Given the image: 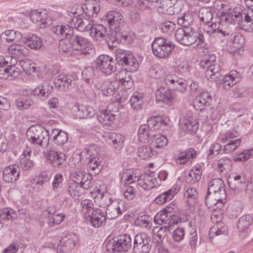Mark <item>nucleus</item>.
I'll list each match as a JSON object with an SVG mask.
<instances>
[{
	"mask_svg": "<svg viewBox=\"0 0 253 253\" xmlns=\"http://www.w3.org/2000/svg\"><path fill=\"white\" fill-rule=\"evenodd\" d=\"M53 90V86L47 83L39 85L33 90V94L42 100H45Z\"/></svg>",
	"mask_w": 253,
	"mask_h": 253,
	"instance_id": "obj_33",
	"label": "nucleus"
},
{
	"mask_svg": "<svg viewBox=\"0 0 253 253\" xmlns=\"http://www.w3.org/2000/svg\"><path fill=\"white\" fill-rule=\"evenodd\" d=\"M208 192L218 195L221 196V199H226V191L220 179H214L210 182Z\"/></svg>",
	"mask_w": 253,
	"mask_h": 253,
	"instance_id": "obj_29",
	"label": "nucleus"
},
{
	"mask_svg": "<svg viewBox=\"0 0 253 253\" xmlns=\"http://www.w3.org/2000/svg\"><path fill=\"white\" fill-rule=\"evenodd\" d=\"M95 114L93 108L89 106H80L78 109V115L80 118L86 119L93 117Z\"/></svg>",
	"mask_w": 253,
	"mask_h": 253,
	"instance_id": "obj_60",
	"label": "nucleus"
},
{
	"mask_svg": "<svg viewBox=\"0 0 253 253\" xmlns=\"http://www.w3.org/2000/svg\"><path fill=\"white\" fill-rule=\"evenodd\" d=\"M157 155V152L153 150L148 144L147 146L143 145L140 147L137 151L138 156L144 160H149Z\"/></svg>",
	"mask_w": 253,
	"mask_h": 253,
	"instance_id": "obj_49",
	"label": "nucleus"
},
{
	"mask_svg": "<svg viewBox=\"0 0 253 253\" xmlns=\"http://www.w3.org/2000/svg\"><path fill=\"white\" fill-rule=\"evenodd\" d=\"M19 63L24 73L30 78L34 77L39 71L37 64L30 59L20 60Z\"/></svg>",
	"mask_w": 253,
	"mask_h": 253,
	"instance_id": "obj_25",
	"label": "nucleus"
},
{
	"mask_svg": "<svg viewBox=\"0 0 253 253\" xmlns=\"http://www.w3.org/2000/svg\"><path fill=\"white\" fill-rule=\"evenodd\" d=\"M47 159L54 167L61 166L66 161L65 154L60 151L50 150L47 153Z\"/></svg>",
	"mask_w": 253,
	"mask_h": 253,
	"instance_id": "obj_34",
	"label": "nucleus"
},
{
	"mask_svg": "<svg viewBox=\"0 0 253 253\" xmlns=\"http://www.w3.org/2000/svg\"><path fill=\"white\" fill-rule=\"evenodd\" d=\"M212 102V96L207 91H203L193 100V107L197 111L202 112L210 106Z\"/></svg>",
	"mask_w": 253,
	"mask_h": 253,
	"instance_id": "obj_12",
	"label": "nucleus"
},
{
	"mask_svg": "<svg viewBox=\"0 0 253 253\" xmlns=\"http://www.w3.org/2000/svg\"><path fill=\"white\" fill-rule=\"evenodd\" d=\"M71 182H76L82 185L84 188L86 189L92 186V177L91 175L84 171L79 170L71 174Z\"/></svg>",
	"mask_w": 253,
	"mask_h": 253,
	"instance_id": "obj_18",
	"label": "nucleus"
},
{
	"mask_svg": "<svg viewBox=\"0 0 253 253\" xmlns=\"http://www.w3.org/2000/svg\"><path fill=\"white\" fill-rule=\"evenodd\" d=\"M150 138L147 126L145 125H141L138 131V138L139 141L148 144Z\"/></svg>",
	"mask_w": 253,
	"mask_h": 253,
	"instance_id": "obj_62",
	"label": "nucleus"
},
{
	"mask_svg": "<svg viewBox=\"0 0 253 253\" xmlns=\"http://www.w3.org/2000/svg\"><path fill=\"white\" fill-rule=\"evenodd\" d=\"M90 36L94 40L96 41H101L106 39L107 35L106 28L101 24L93 25L91 28L89 30Z\"/></svg>",
	"mask_w": 253,
	"mask_h": 253,
	"instance_id": "obj_40",
	"label": "nucleus"
},
{
	"mask_svg": "<svg viewBox=\"0 0 253 253\" xmlns=\"http://www.w3.org/2000/svg\"><path fill=\"white\" fill-rule=\"evenodd\" d=\"M115 37L116 39L112 40L113 42H114L115 41L117 42L118 40H119L124 43L130 44L133 42L135 38V35L133 32L128 31L124 33H117Z\"/></svg>",
	"mask_w": 253,
	"mask_h": 253,
	"instance_id": "obj_54",
	"label": "nucleus"
},
{
	"mask_svg": "<svg viewBox=\"0 0 253 253\" xmlns=\"http://www.w3.org/2000/svg\"><path fill=\"white\" fill-rule=\"evenodd\" d=\"M102 158L101 157L94 158L87 160V164L88 169L95 171V173H98L101 169Z\"/></svg>",
	"mask_w": 253,
	"mask_h": 253,
	"instance_id": "obj_58",
	"label": "nucleus"
},
{
	"mask_svg": "<svg viewBox=\"0 0 253 253\" xmlns=\"http://www.w3.org/2000/svg\"><path fill=\"white\" fill-rule=\"evenodd\" d=\"M165 82L168 85L172 84L174 88L172 91L176 93H184L186 90L187 83L186 81L182 78L173 79L171 77L168 76L166 77Z\"/></svg>",
	"mask_w": 253,
	"mask_h": 253,
	"instance_id": "obj_27",
	"label": "nucleus"
},
{
	"mask_svg": "<svg viewBox=\"0 0 253 253\" xmlns=\"http://www.w3.org/2000/svg\"><path fill=\"white\" fill-rule=\"evenodd\" d=\"M115 78L125 89H129L133 85L130 73L126 69H123L115 75Z\"/></svg>",
	"mask_w": 253,
	"mask_h": 253,
	"instance_id": "obj_24",
	"label": "nucleus"
},
{
	"mask_svg": "<svg viewBox=\"0 0 253 253\" xmlns=\"http://www.w3.org/2000/svg\"><path fill=\"white\" fill-rule=\"evenodd\" d=\"M196 155V151L193 149H189L180 153L176 159V162L181 165H184Z\"/></svg>",
	"mask_w": 253,
	"mask_h": 253,
	"instance_id": "obj_59",
	"label": "nucleus"
},
{
	"mask_svg": "<svg viewBox=\"0 0 253 253\" xmlns=\"http://www.w3.org/2000/svg\"><path fill=\"white\" fill-rule=\"evenodd\" d=\"M169 228L168 226H157L153 228V238L157 241H162L167 235Z\"/></svg>",
	"mask_w": 253,
	"mask_h": 253,
	"instance_id": "obj_61",
	"label": "nucleus"
},
{
	"mask_svg": "<svg viewBox=\"0 0 253 253\" xmlns=\"http://www.w3.org/2000/svg\"><path fill=\"white\" fill-rule=\"evenodd\" d=\"M137 183L138 185L144 190H149L160 185L156 175L151 171L143 175H141L140 173V177Z\"/></svg>",
	"mask_w": 253,
	"mask_h": 253,
	"instance_id": "obj_15",
	"label": "nucleus"
},
{
	"mask_svg": "<svg viewBox=\"0 0 253 253\" xmlns=\"http://www.w3.org/2000/svg\"><path fill=\"white\" fill-rule=\"evenodd\" d=\"M118 61L127 67L131 72L135 71L138 67V62L135 57L130 51H126L121 53L118 57Z\"/></svg>",
	"mask_w": 253,
	"mask_h": 253,
	"instance_id": "obj_21",
	"label": "nucleus"
},
{
	"mask_svg": "<svg viewBox=\"0 0 253 253\" xmlns=\"http://www.w3.org/2000/svg\"><path fill=\"white\" fill-rule=\"evenodd\" d=\"M44 215L49 218L48 224L51 227L60 224L66 216L64 213H54L49 210L44 211Z\"/></svg>",
	"mask_w": 253,
	"mask_h": 253,
	"instance_id": "obj_47",
	"label": "nucleus"
},
{
	"mask_svg": "<svg viewBox=\"0 0 253 253\" xmlns=\"http://www.w3.org/2000/svg\"><path fill=\"white\" fill-rule=\"evenodd\" d=\"M71 41L73 50L79 51L84 55L90 54L94 52L92 43L84 37L75 36L71 38Z\"/></svg>",
	"mask_w": 253,
	"mask_h": 253,
	"instance_id": "obj_8",
	"label": "nucleus"
},
{
	"mask_svg": "<svg viewBox=\"0 0 253 253\" xmlns=\"http://www.w3.org/2000/svg\"><path fill=\"white\" fill-rule=\"evenodd\" d=\"M239 73L235 70L230 71L225 75L222 81V86L225 89H228L240 81Z\"/></svg>",
	"mask_w": 253,
	"mask_h": 253,
	"instance_id": "obj_30",
	"label": "nucleus"
},
{
	"mask_svg": "<svg viewBox=\"0 0 253 253\" xmlns=\"http://www.w3.org/2000/svg\"><path fill=\"white\" fill-rule=\"evenodd\" d=\"M64 178L61 173H57L53 177L51 184L52 190L57 192L62 187Z\"/></svg>",
	"mask_w": 253,
	"mask_h": 253,
	"instance_id": "obj_64",
	"label": "nucleus"
},
{
	"mask_svg": "<svg viewBox=\"0 0 253 253\" xmlns=\"http://www.w3.org/2000/svg\"><path fill=\"white\" fill-rule=\"evenodd\" d=\"M24 43L32 49H39L42 45V41L34 34L27 35L23 39Z\"/></svg>",
	"mask_w": 253,
	"mask_h": 253,
	"instance_id": "obj_43",
	"label": "nucleus"
},
{
	"mask_svg": "<svg viewBox=\"0 0 253 253\" xmlns=\"http://www.w3.org/2000/svg\"><path fill=\"white\" fill-rule=\"evenodd\" d=\"M176 97V93L171 89L165 87H160L156 91L157 102H162L171 106L174 103Z\"/></svg>",
	"mask_w": 253,
	"mask_h": 253,
	"instance_id": "obj_17",
	"label": "nucleus"
},
{
	"mask_svg": "<svg viewBox=\"0 0 253 253\" xmlns=\"http://www.w3.org/2000/svg\"><path fill=\"white\" fill-rule=\"evenodd\" d=\"M175 39L177 42L184 45H191L196 43L199 48L205 46L203 35L195 31L191 27L184 26L177 29L175 33Z\"/></svg>",
	"mask_w": 253,
	"mask_h": 253,
	"instance_id": "obj_2",
	"label": "nucleus"
},
{
	"mask_svg": "<svg viewBox=\"0 0 253 253\" xmlns=\"http://www.w3.org/2000/svg\"><path fill=\"white\" fill-rule=\"evenodd\" d=\"M118 88L119 84L116 81H107L100 85L99 89L102 95L109 96L114 94Z\"/></svg>",
	"mask_w": 253,
	"mask_h": 253,
	"instance_id": "obj_41",
	"label": "nucleus"
},
{
	"mask_svg": "<svg viewBox=\"0 0 253 253\" xmlns=\"http://www.w3.org/2000/svg\"><path fill=\"white\" fill-rule=\"evenodd\" d=\"M140 177V171H132L130 169H126L121 174V182L123 185L126 186L136 182H138Z\"/></svg>",
	"mask_w": 253,
	"mask_h": 253,
	"instance_id": "obj_36",
	"label": "nucleus"
},
{
	"mask_svg": "<svg viewBox=\"0 0 253 253\" xmlns=\"http://www.w3.org/2000/svg\"><path fill=\"white\" fill-rule=\"evenodd\" d=\"M59 52L63 54L73 55V51L74 50L72 49L71 38L70 40H60L59 43Z\"/></svg>",
	"mask_w": 253,
	"mask_h": 253,
	"instance_id": "obj_57",
	"label": "nucleus"
},
{
	"mask_svg": "<svg viewBox=\"0 0 253 253\" xmlns=\"http://www.w3.org/2000/svg\"><path fill=\"white\" fill-rule=\"evenodd\" d=\"M52 32L60 38H66L73 34V29L68 25L54 26L51 29Z\"/></svg>",
	"mask_w": 253,
	"mask_h": 253,
	"instance_id": "obj_48",
	"label": "nucleus"
},
{
	"mask_svg": "<svg viewBox=\"0 0 253 253\" xmlns=\"http://www.w3.org/2000/svg\"><path fill=\"white\" fill-rule=\"evenodd\" d=\"M96 68L103 74L111 75L115 70V61L113 57L101 54L96 59Z\"/></svg>",
	"mask_w": 253,
	"mask_h": 253,
	"instance_id": "obj_9",
	"label": "nucleus"
},
{
	"mask_svg": "<svg viewBox=\"0 0 253 253\" xmlns=\"http://www.w3.org/2000/svg\"><path fill=\"white\" fill-rule=\"evenodd\" d=\"M72 22L75 28L82 32L89 30L94 23L90 18L84 17V14L73 17Z\"/></svg>",
	"mask_w": 253,
	"mask_h": 253,
	"instance_id": "obj_19",
	"label": "nucleus"
},
{
	"mask_svg": "<svg viewBox=\"0 0 253 253\" xmlns=\"http://www.w3.org/2000/svg\"><path fill=\"white\" fill-rule=\"evenodd\" d=\"M92 201L83 200L81 203V211L84 218L94 227L98 228L105 225L106 212L100 208H94Z\"/></svg>",
	"mask_w": 253,
	"mask_h": 253,
	"instance_id": "obj_1",
	"label": "nucleus"
},
{
	"mask_svg": "<svg viewBox=\"0 0 253 253\" xmlns=\"http://www.w3.org/2000/svg\"><path fill=\"white\" fill-rule=\"evenodd\" d=\"M105 19L110 26H119L123 23V17L119 12L111 10L106 13Z\"/></svg>",
	"mask_w": 253,
	"mask_h": 253,
	"instance_id": "obj_39",
	"label": "nucleus"
},
{
	"mask_svg": "<svg viewBox=\"0 0 253 253\" xmlns=\"http://www.w3.org/2000/svg\"><path fill=\"white\" fill-rule=\"evenodd\" d=\"M226 199H221V196L216 194L208 192L205 203L207 206L213 211L220 210L226 202Z\"/></svg>",
	"mask_w": 253,
	"mask_h": 253,
	"instance_id": "obj_22",
	"label": "nucleus"
},
{
	"mask_svg": "<svg viewBox=\"0 0 253 253\" xmlns=\"http://www.w3.org/2000/svg\"><path fill=\"white\" fill-rule=\"evenodd\" d=\"M151 249L146 234L140 233L135 236L133 247L134 253H149Z\"/></svg>",
	"mask_w": 253,
	"mask_h": 253,
	"instance_id": "obj_13",
	"label": "nucleus"
},
{
	"mask_svg": "<svg viewBox=\"0 0 253 253\" xmlns=\"http://www.w3.org/2000/svg\"><path fill=\"white\" fill-rule=\"evenodd\" d=\"M180 187L178 185H174L170 189L158 195L155 199L156 203L162 205L172 200L179 192Z\"/></svg>",
	"mask_w": 253,
	"mask_h": 253,
	"instance_id": "obj_31",
	"label": "nucleus"
},
{
	"mask_svg": "<svg viewBox=\"0 0 253 253\" xmlns=\"http://www.w3.org/2000/svg\"><path fill=\"white\" fill-rule=\"evenodd\" d=\"M215 59L214 56H211L210 59L203 60L200 62V66L203 68L207 69L206 75L208 78L212 79L220 71L219 65L216 63Z\"/></svg>",
	"mask_w": 253,
	"mask_h": 253,
	"instance_id": "obj_20",
	"label": "nucleus"
},
{
	"mask_svg": "<svg viewBox=\"0 0 253 253\" xmlns=\"http://www.w3.org/2000/svg\"><path fill=\"white\" fill-rule=\"evenodd\" d=\"M90 194L96 204L99 207H108L113 202L112 195L107 191L104 184H97Z\"/></svg>",
	"mask_w": 253,
	"mask_h": 253,
	"instance_id": "obj_7",
	"label": "nucleus"
},
{
	"mask_svg": "<svg viewBox=\"0 0 253 253\" xmlns=\"http://www.w3.org/2000/svg\"><path fill=\"white\" fill-rule=\"evenodd\" d=\"M184 196L189 207L194 210L198 206L197 190L193 188H188L186 191Z\"/></svg>",
	"mask_w": 253,
	"mask_h": 253,
	"instance_id": "obj_52",
	"label": "nucleus"
},
{
	"mask_svg": "<svg viewBox=\"0 0 253 253\" xmlns=\"http://www.w3.org/2000/svg\"><path fill=\"white\" fill-rule=\"evenodd\" d=\"M83 12L88 16H96L100 11V5L97 0H86L82 5Z\"/></svg>",
	"mask_w": 253,
	"mask_h": 253,
	"instance_id": "obj_32",
	"label": "nucleus"
},
{
	"mask_svg": "<svg viewBox=\"0 0 253 253\" xmlns=\"http://www.w3.org/2000/svg\"><path fill=\"white\" fill-rule=\"evenodd\" d=\"M129 103L133 109L138 110L142 108L145 103V99L142 93L136 92L130 97Z\"/></svg>",
	"mask_w": 253,
	"mask_h": 253,
	"instance_id": "obj_46",
	"label": "nucleus"
},
{
	"mask_svg": "<svg viewBox=\"0 0 253 253\" xmlns=\"http://www.w3.org/2000/svg\"><path fill=\"white\" fill-rule=\"evenodd\" d=\"M103 137L108 144L117 151H121L124 146L125 137L121 133L111 132L105 133Z\"/></svg>",
	"mask_w": 253,
	"mask_h": 253,
	"instance_id": "obj_16",
	"label": "nucleus"
},
{
	"mask_svg": "<svg viewBox=\"0 0 253 253\" xmlns=\"http://www.w3.org/2000/svg\"><path fill=\"white\" fill-rule=\"evenodd\" d=\"M115 115L111 111L105 109L101 111L97 115L98 121L104 126H109L115 119Z\"/></svg>",
	"mask_w": 253,
	"mask_h": 253,
	"instance_id": "obj_45",
	"label": "nucleus"
},
{
	"mask_svg": "<svg viewBox=\"0 0 253 253\" xmlns=\"http://www.w3.org/2000/svg\"><path fill=\"white\" fill-rule=\"evenodd\" d=\"M241 12L238 7L229 8L227 11H223L221 13L220 17L222 21L228 23H232L237 19H240Z\"/></svg>",
	"mask_w": 253,
	"mask_h": 253,
	"instance_id": "obj_42",
	"label": "nucleus"
},
{
	"mask_svg": "<svg viewBox=\"0 0 253 253\" xmlns=\"http://www.w3.org/2000/svg\"><path fill=\"white\" fill-rule=\"evenodd\" d=\"M238 132L234 130H230L225 133H220L218 137V141L227 143L223 146V151L225 154L233 152L241 144V140L236 138Z\"/></svg>",
	"mask_w": 253,
	"mask_h": 253,
	"instance_id": "obj_6",
	"label": "nucleus"
},
{
	"mask_svg": "<svg viewBox=\"0 0 253 253\" xmlns=\"http://www.w3.org/2000/svg\"><path fill=\"white\" fill-rule=\"evenodd\" d=\"M253 221L252 216L250 214L242 215L239 219L238 228L240 232H245Z\"/></svg>",
	"mask_w": 253,
	"mask_h": 253,
	"instance_id": "obj_56",
	"label": "nucleus"
},
{
	"mask_svg": "<svg viewBox=\"0 0 253 253\" xmlns=\"http://www.w3.org/2000/svg\"><path fill=\"white\" fill-rule=\"evenodd\" d=\"M176 206L174 204H170L156 214L154 217V222L158 224H170L176 214Z\"/></svg>",
	"mask_w": 253,
	"mask_h": 253,
	"instance_id": "obj_11",
	"label": "nucleus"
},
{
	"mask_svg": "<svg viewBox=\"0 0 253 253\" xmlns=\"http://www.w3.org/2000/svg\"><path fill=\"white\" fill-rule=\"evenodd\" d=\"M20 169L15 165H10L5 167L2 170V179L6 183L16 181L19 176Z\"/></svg>",
	"mask_w": 253,
	"mask_h": 253,
	"instance_id": "obj_23",
	"label": "nucleus"
},
{
	"mask_svg": "<svg viewBox=\"0 0 253 253\" xmlns=\"http://www.w3.org/2000/svg\"><path fill=\"white\" fill-rule=\"evenodd\" d=\"M20 73V69L16 65L0 67V79L11 81L17 77Z\"/></svg>",
	"mask_w": 253,
	"mask_h": 253,
	"instance_id": "obj_28",
	"label": "nucleus"
},
{
	"mask_svg": "<svg viewBox=\"0 0 253 253\" xmlns=\"http://www.w3.org/2000/svg\"><path fill=\"white\" fill-rule=\"evenodd\" d=\"M181 127L190 133H195L199 129V122L193 114H187L180 121Z\"/></svg>",
	"mask_w": 253,
	"mask_h": 253,
	"instance_id": "obj_14",
	"label": "nucleus"
},
{
	"mask_svg": "<svg viewBox=\"0 0 253 253\" xmlns=\"http://www.w3.org/2000/svg\"><path fill=\"white\" fill-rule=\"evenodd\" d=\"M131 246V238L128 234L121 235L109 239L106 247L110 252H126Z\"/></svg>",
	"mask_w": 253,
	"mask_h": 253,
	"instance_id": "obj_5",
	"label": "nucleus"
},
{
	"mask_svg": "<svg viewBox=\"0 0 253 253\" xmlns=\"http://www.w3.org/2000/svg\"><path fill=\"white\" fill-rule=\"evenodd\" d=\"M29 17L31 21L40 28H46L52 23L45 10H33L29 13Z\"/></svg>",
	"mask_w": 253,
	"mask_h": 253,
	"instance_id": "obj_10",
	"label": "nucleus"
},
{
	"mask_svg": "<svg viewBox=\"0 0 253 253\" xmlns=\"http://www.w3.org/2000/svg\"><path fill=\"white\" fill-rule=\"evenodd\" d=\"M26 135L30 142L41 147H46L49 143V132L42 126H31L27 131Z\"/></svg>",
	"mask_w": 253,
	"mask_h": 253,
	"instance_id": "obj_3",
	"label": "nucleus"
},
{
	"mask_svg": "<svg viewBox=\"0 0 253 253\" xmlns=\"http://www.w3.org/2000/svg\"><path fill=\"white\" fill-rule=\"evenodd\" d=\"M76 244L77 242L73 238H71L70 236H66L61 239L60 244L58 246L69 251L73 249Z\"/></svg>",
	"mask_w": 253,
	"mask_h": 253,
	"instance_id": "obj_63",
	"label": "nucleus"
},
{
	"mask_svg": "<svg viewBox=\"0 0 253 253\" xmlns=\"http://www.w3.org/2000/svg\"><path fill=\"white\" fill-rule=\"evenodd\" d=\"M72 79L69 76L64 74L59 75L54 80L56 87L61 90H67L71 85Z\"/></svg>",
	"mask_w": 253,
	"mask_h": 253,
	"instance_id": "obj_44",
	"label": "nucleus"
},
{
	"mask_svg": "<svg viewBox=\"0 0 253 253\" xmlns=\"http://www.w3.org/2000/svg\"><path fill=\"white\" fill-rule=\"evenodd\" d=\"M51 139L53 143L58 146L65 144L68 140V134L62 129L55 128L53 129L50 134Z\"/></svg>",
	"mask_w": 253,
	"mask_h": 253,
	"instance_id": "obj_35",
	"label": "nucleus"
},
{
	"mask_svg": "<svg viewBox=\"0 0 253 253\" xmlns=\"http://www.w3.org/2000/svg\"><path fill=\"white\" fill-rule=\"evenodd\" d=\"M31 151L29 149H27L23 152L21 156L20 160V165L21 168L24 170H28L34 166V163L30 159Z\"/></svg>",
	"mask_w": 253,
	"mask_h": 253,
	"instance_id": "obj_50",
	"label": "nucleus"
},
{
	"mask_svg": "<svg viewBox=\"0 0 253 253\" xmlns=\"http://www.w3.org/2000/svg\"><path fill=\"white\" fill-rule=\"evenodd\" d=\"M168 138L165 135L161 134L152 135L148 141V144L156 151L164 149L168 145Z\"/></svg>",
	"mask_w": 253,
	"mask_h": 253,
	"instance_id": "obj_26",
	"label": "nucleus"
},
{
	"mask_svg": "<svg viewBox=\"0 0 253 253\" xmlns=\"http://www.w3.org/2000/svg\"><path fill=\"white\" fill-rule=\"evenodd\" d=\"M113 204L107 208L109 218L113 219L118 217L125 210V204L123 200L113 201Z\"/></svg>",
	"mask_w": 253,
	"mask_h": 253,
	"instance_id": "obj_38",
	"label": "nucleus"
},
{
	"mask_svg": "<svg viewBox=\"0 0 253 253\" xmlns=\"http://www.w3.org/2000/svg\"><path fill=\"white\" fill-rule=\"evenodd\" d=\"M201 167L198 165L195 166L189 171L187 178L191 184H194L201 179Z\"/></svg>",
	"mask_w": 253,
	"mask_h": 253,
	"instance_id": "obj_55",
	"label": "nucleus"
},
{
	"mask_svg": "<svg viewBox=\"0 0 253 253\" xmlns=\"http://www.w3.org/2000/svg\"><path fill=\"white\" fill-rule=\"evenodd\" d=\"M174 48L175 45L171 41L163 37L156 38L152 43L153 53L160 59L169 58Z\"/></svg>",
	"mask_w": 253,
	"mask_h": 253,
	"instance_id": "obj_4",
	"label": "nucleus"
},
{
	"mask_svg": "<svg viewBox=\"0 0 253 253\" xmlns=\"http://www.w3.org/2000/svg\"><path fill=\"white\" fill-rule=\"evenodd\" d=\"M82 185L76 182H70L68 188V192L70 196L75 199H79L85 192Z\"/></svg>",
	"mask_w": 253,
	"mask_h": 253,
	"instance_id": "obj_53",
	"label": "nucleus"
},
{
	"mask_svg": "<svg viewBox=\"0 0 253 253\" xmlns=\"http://www.w3.org/2000/svg\"><path fill=\"white\" fill-rule=\"evenodd\" d=\"M8 50L10 54L18 58L26 56L28 53V49L24 45L17 43L10 45Z\"/></svg>",
	"mask_w": 253,
	"mask_h": 253,
	"instance_id": "obj_51",
	"label": "nucleus"
},
{
	"mask_svg": "<svg viewBox=\"0 0 253 253\" xmlns=\"http://www.w3.org/2000/svg\"><path fill=\"white\" fill-rule=\"evenodd\" d=\"M22 38L21 33L14 30H7L2 33L0 36L1 41L6 43L19 42Z\"/></svg>",
	"mask_w": 253,
	"mask_h": 253,
	"instance_id": "obj_37",
	"label": "nucleus"
}]
</instances>
